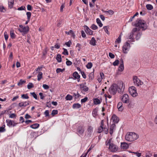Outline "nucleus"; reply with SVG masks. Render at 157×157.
Masks as SVG:
<instances>
[{"mask_svg":"<svg viewBox=\"0 0 157 157\" xmlns=\"http://www.w3.org/2000/svg\"><path fill=\"white\" fill-rule=\"evenodd\" d=\"M90 28L93 30H95L98 29L97 26L95 24H92Z\"/></svg>","mask_w":157,"mask_h":157,"instance_id":"41","label":"nucleus"},{"mask_svg":"<svg viewBox=\"0 0 157 157\" xmlns=\"http://www.w3.org/2000/svg\"><path fill=\"white\" fill-rule=\"evenodd\" d=\"M16 115L15 113H12L11 114L10 116L9 117L11 118H15L16 117Z\"/></svg>","mask_w":157,"mask_h":157,"instance_id":"57","label":"nucleus"},{"mask_svg":"<svg viewBox=\"0 0 157 157\" xmlns=\"http://www.w3.org/2000/svg\"><path fill=\"white\" fill-rule=\"evenodd\" d=\"M139 138V136L133 132H128L125 136V140L128 141L132 142L136 140Z\"/></svg>","mask_w":157,"mask_h":157,"instance_id":"2","label":"nucleus"},{"mask_svg":"<svg viewBox=\"0 0 157 157\" xmlns=\"http://www.w3.org/2000/svg\"><path fill=\"white\" fill-rule=\"evenodd\" d=\"M122 34L121 33L118 38L116 39V41H115V42L117 43H120L121 42V35Z\"/></svg>","mask_w":157,"mask_h":157,"instance_id":"31","label":"nucleus"},{"mask_svg":"<svg viewBox=\"0 0 157 157\" xmlns=\"http://www.w3.org/2000/svg\"><path fill=\"white\" fill-rule=\"evenodd\" d=\"M88 100V98L87 97H85L83 99L81 100V101L82 103H84L87 101Z\"/></svg>","mask_w":157,"mask_h":157,"instance_id":"55","label":"nucleus"},{"mask_svg":"<svg viewBox=\"0 0 157 157\" xmlns=\"http://www.w3.org/2000/svg\"><path fill=\"white\" fill-rule=\"evenodd\" d=\"M94 71L93 72H91L89 75V78L90 80H92L94 78Z\"/></svg>","mask_w":157,"mask_h":157,"instance_id":"28","label":"nucleus"},{"mask_svg":"<svg viewBox=\"0 0 157 157\" xmlns=\"http://www.w3.org/2000/svg\"><path fill=\"white\" fill-rule=\"evenodd\" d=\"M103 12L105 13L108 12L109 15H113V13L114 12L113 11L111 10H108V11H103Z\"/></svg>","mask_w":157,"mask_h":157,"instance_id":"47","label":"nucleus"},{"mask_svg":"<svg viewBox=\"0 0 157 157\" xmlns=\"http://www.w3.org/2000/svg\"><path fill=\"white\" fill-rule=\"evenodd\" d=\"M80 96L81 95L78 92L77 94L74 93L73 97H74L75 98H77Z\"/></svg>","mask_w":157,"mask_h":157,"instance_id":"46","label":"nucleus"},{"mask_svg":"<svg viewBox=\"0 0 157 157\" xmlns=\"http://www.w3.org/2000/svg\"><path fill=\"white\" fill-rule=\"evenodd\" d=\"M72 96L69 94H67L65 97V99L67 100L71 101L72 99Z\"/></svg>","mask_w":157,"mask_h":157,"instance_id":"30","label":"nucleus"},{"mask_svg":"<svg viewBox=\"0 0 157 157\" xmlns=\"http://www.w3.org/2000/svg\"><path fill=\"white\" fill-rule=\"evenodd\" d=\"M112 119L115 123H117L119 120L118 117L115 115H113L112 116Z\"/></svg>","mask_w":157,"mask_h":157,"instance_id":"18","label":"nucleus"},{"mask_svg":"<svg viewBox=\"0 0 157 157\" xmlns=\"http://www.w3.org/2000/svg\"><path fill=\"white\" fill-rule=\"evenodd\" d=\"M44 114L45 117H48L49 116V111L48 110H46L44 112Z\"/></svg>","mask_w":157,"mask_h":157,"instance_id":"63","label":"nucleus"},{"mask_svg":"<svg viewBox=\"0 0 157 157\" xmlns=\"http://www.w3.org/2000/svg\"><path fill=\"white\" fill-rule=\"evenodd\" d=\"M81 105L79 103L74 104L72 106L73 109H78L81 107Z\"/></svg>","mask_w":157,"mask_h":157,"instance_id":"24","label":"nucleus"},{"mask_svg":"<svg viewBox=\"0 0 157 157\" xmlns=\"http://www.w3.org/2000/svg\"><path fill=\"white\" fill-rule=\"evenodd\" d=\"M124 69V65H121L119 66L118 68V71H122Z\"/></svg>","mask_w":157,"mask_h":157,"instance_id":"49","label":"nucleus"},{"mask_svg":"<svg viewBox=\"0 0 157 157\" xmlns=\"http://www.w3.org/2000/svg\"><path fill=\"white\" fill-rule=\"evenodd\" d=\"M71 44V42L70 40L65 43V44L68 47H70V46Z\"/></svg>","mask_w":157,"mask_h":157,"instance_id":"60","label":"nucleus"},{"mask_svg":"<svg viewBox=\"0 0 157 157\" xmlns=\"http://www.w3.org/2000/svg\"><path fill=\"white\" fill-rule=\"evenodd\" d=\"M92 63L91 62L88 63L86 65V67L88 69H90L92 67Z\"/></svg>","mask_w":157,"mask_h":157,"instance_id":"40","label":"nucleus"},{"mask_svg":"<svg viewBox=\"0 0 157 157\" xmlns=\"http://www.w3.org/2000/svg\"><path fill=\"white\" fill-rule=\"evenodd\" d=\"M76 47L78 48V51H79L80 50V49L81 48V44L79 43H78L76 45Z\"/></svg>","mask_w":157,"mask_h":157,"instance_id":"56","label":"nucleus"},{"mask_svg":"<svg viewBox=\"0 0 157 157\" xmlns=\"http://www.w3.org/2000/svg\"><path fill=\"white\" fill-rule=\"evenodd\" d=\"M6 10L3 6H0V11L3 12H5Z\"/></svg>","mask_w":157,"mask_h":157,"instance_id":"52","label":"nucleus"},{"mask_svg":"<svg viewBox=\"0 0 157 157\" xmlns=\"http://www.w3.org/2000/svg\"><path fill=\"white\" fill-rule=\"evenodd\" d=\"M147 9L149 10H151L153 9V6L151 4H147L146 6Z\"/></svg>","mask_w":157,"mask_h":157,"instance_id":"35","label":"nucleus"},{"mask_svg":"<svg viewBox=\"0 0 157 157\" xmlns=\"http://www.w3.org/2000/svg\"><path fill=\"white\" fill-rule=\"evenodd\" d=\"M27 9L28 10L31 11L32 10V7L30 5H28L27 6Z\"/></svg>","mask_w":157,"mask_h":157,"instance_id":"62","label":"nucleus"},{"mask_svg":"<svg viewBox=\"0 0 157 157\" xmlns=\"http://www.w3.org/2000/svg\"><path fill=\"white\" fill-rule=\"evenodd\" d=\"M86 83L84 82L82 84H81L79 85L80 86V89L82 93L83 92H86L88 91L89 88L86 85Z\"/></svg>","mask_w":157,"mask_h":157,"instance_id":"9","label":"nucleus"},{"mask_svg":"<svg viewBox=\"0 0 157 157\" xmlns=\"http://www.w3.org/2000/svg\"><path fill=\"white\" fill-rule=\"evenodd\" d=\"M26 82L25 80H23L22 79H20L19 82L18 83L17 85L20 86Z\"/></svg>","mask_w":157,"mask_h":157,"instance_id":"34","label":"nucleus"},{"mask_svg":"<svg viewBox=\"0 0 157 157\" xmlns=\"http://www.w3.org/2000/svg\"><path fill=\"white\" fill-rule=\"evenodd\" d=\"M122 101L125 103H128L129 102L128 96L127 94H124L122 98Z\"/></svg>","mask_w":157,"mask_h":157,"instance_id":"10","label":"nucleus"},{"mask_svg":"<svg viewBox=\"0 0 157 157\" xmlns=\"http://www.w3.org/2000/svg\"><path fill=\"white\" fill-rule=\"evenodd\" d=\"M135 26L136 27H139L143 30L146 29L147 27V24L144 21L138 19L136 20Z\"/></svg>","mask_w":157,"mask_h":157,"instance_id":"3","label":"nucleus"},{"mask_svg":"<svg viewBox=\"0 0 157 157\" xmlns=\"http://www.w3.org/2000/svg\"><path fill=\"white\" fill-rule=\"evenodd\" d=\"M30 94L33 97L36 99H37V96L35 92L31 93Z\"/></svg>","mask_w":157,"mask_h":157,"instance_id":"50","label":"nucleus"},{"mask_svg":"<svg viewBox=\"0 0 157 157\" xmlns=\"http://www.w3.org/2000/svg\"><path fill=\"white\" fill-rule=\"evenodd\" d=\"M121 149L126 150L128 148L129 145L126 142H121Z\"/></svg>","mask_w":157,"mask_h":157,"instance_id":"14","label":"nucleus"},{"mask_svg":"<svg viewBox=\"0 0 157 157\" xmlns=\"http://www.w3.org/2000/svg\"><path fill=\"white\" fill-rule=\"evenodd\" d=\"M111 140L109 139L108 142L107 141L106 142V145H109V149L110 151L112 152L116 151L118 149L117 146L113 143H111Z\"/></svg>","mask_w":157,"mask_h":157,"instance_id":"4","label":"nucleus"},{"mask_svg":"<svg viewBox=\"0 0 157 157\" xmlns=\"http://www.w3.org/2000/svg\"><path fill=\"white\" fill-rule=\"evenodd\" d=\"M104 121L102 120L101 122V125L99 127L98 132V133H100L103 130V129H105V128H104Z\"/></svg>","mask_w":157,"mask_h":157,"instance_id":"15","label":"nucleus"},{"mask_svg":"<svg viewBox=\"0 0 157 157\" xmlns=\"http://www.w3.org/2000/svg\"><path fill=\"white\" fill-rule=\"evenodd\" d=\"M109 56L112 59H113L115 57L114 55L111 52H109Z\"/></svg>","mask_w":157,"mask_h":157,"instance_id":"61","label":"nucleus"},{"mask_svg":"<svg viewBox=\"0 0 157 157\" xmlns=\"http://www.w3.org/2000/svg\"><path fill=\"white\" fill-rule=\"evenodd\" d=\"M58 113V111L57 110H53L52 111L51 114L53 116H54L55 115L57 114Z\"/></svg>","mask_w":157,"mask_h":157,"instance_id":"45","label":"nucleus"},{"mask_svg":"<svg viewBox=\"0 0 157 157\" xmlns=\"http://www.w3.org/2000/svg\"><path fill=\"white\" fill-rule=\"evenodd\" d=\"M96 22L100 27H101L102 26L103 24L99 18H97L96 19Z\"/></svg>","mask_w":157,"mask_h":157,"instance_id":"29","label":"nucleus"},{"mask_svg":"<svg viewBox=\"0 0 157 157\" xmlns=\"http://www.w3.org/2000/svg\"><path fill=\"white\" fill-rule=\"evenodd\" d=\"M10 35L12 39H14L15 37V34L13 31H11Z\"/></svg>","mask_w":157,"mask_h":157,"instance_id":"44","label":"nucleus"},{"mask_svg":"<svg viewBox=\"0 0 157 157\" xmlns=\"http://www.w3.org/2000/svg\"><path fill=\"white\" fill-rule=\"evenodd\" d=\"M93 127L90 125H88V128L87 129V133L88 135H91L93 132Z\"/></svg>","mask_w":157,"mask_h":157,"instance_id":"17","label":"nucleus"},{"mask_svg":"<svg viewBox=\"0 0 157 157\" xmlns=\"http://www.w3.org/2000/svg\"><path fill=\"white\" fill-rule=\"evenodd\" d=\"M116 128V125L114 124H112L110 126V129L111 130H114Z\"/></svg>","mask_w":157,"mask_h":157,"instance_id":"53","label":"nucleus"},{"mask_svg":"<svg viewBox=\"0 0 157 157\" xmlns=\"http://www.w3.org/2000/svg\"><path fill=\"white\" fill-rule=\"evenodd\" d=\"M5 125H3L2 127H0V132H3L5 131L6 129L5 128Z\"/></svg>","mask_w":157,"mask_h":157,"instance_id":"39","label":"nucleus"},{"mask_svg":"<svg viewBox=\"0 0 157 157\" xmlns=\"http://www.w3.org/2000/svg\"><path fill=\"white\" fill-rule=\"evenodd\" d=\"M33 87V84L31 82H29L27 85V88L29 89Z\"/></svg>","mask_w":157,"mask_h":157,"instance_id":"38","label":"nucleus"},{"mask_svg":"<svg viewBox=\"0 0 157 157\" xmlns=\"http://www.w3.org/2000/svg\"><path fill=\"white\" fill-rule=\"evenodd\" d=\"M65 33L66 34L69 35L70 34H72L73 36H75V35L72 30H70L69 32L66 31Z\"/></svg>","mask_w":157,"mask_h":157,"instance_id":"42","label":"nucleus"},{"mask_svg":"<svg viewBox=\"0 0 157 157\" xmlns=\"http://www.w3.org/2000/svg\"><path fill=\"white\" fill-rule=\"evenodd\" d=\"M134 33L133 32H131L127 37V39H131V41H134V38L132 37Z\"/></svg>","mask_w":157,"mask_h":157,"instance_id":"20","label":"nucleus"},{"mask_svg":"<svg viewBox=\"0 0 157 157\" xmlns=\"http://www.w3.org/2000/svg\"><path fill=\"white\" fill-rule=\"evenodd\" d=\"M25 6H22L21 7L18 8L17 10H25Z\"/></svg>","mask_w":157,"mask_h":157,"instance_id":"58","label":"nucleus"},{"mask_svg":"<svg viewBox=\"0 0 157 157\" xmlns=\"http://www.w3.org/2000/svg\"><path fill=\"white\" fill-rule=\"evenodd\" d=\"M14 4V0H11L10 1L8 2L9 7L10 9L13 8Z\"/></svg>","mask_w":157,"mask_h":157,"instance_id":"22","label":"nucleus"},{"mask_svg":"<svg viewBox=\"0 0 157 157\" xmlns=\"http://www.w3.org/2000/svg\"><path fill=\"white\" fill-rule=\"evenodd\" d=\"M84 27L85 28V31L87 34L90 35H92L93 34V31L89 29L87 26L85 25Z\"/></svg>","mask_w":157,"mask_h":157,"instance_id":"13","label":"nucleus"},{"mask_svg":"<svg viewBox=\"0 0 157 157\" xmlns=\"http://www.w3.org/2000/svg\"><path fill=\"white\" fill-rule=\"evenodd\" d=\"M109 28V27L108 26H104L103 27V29H104V30L105 31V33L108 35L109 34V32L108 31V29Z\"/></svg>","mask_w":157,"mask_h":157,"instance_id":"32","label":"nucleus"},{"mask_svg":"<svg viewBox=\"0 0 157 157\" xmlns=\"http://www.w3.org/2000/svg\"><path fill=\"white\" fill-rule=\"evenodd\" d=\"M84 129L82 126H79L77 129L78 132L80 135L82 134L84 132Z\"/></svg>","mask_w":157,"mask_h":157,"instance_id":"16","label":"nucleus"},{"mask_svg":"<svg viewBox=\"0 0 157 157\" xmlns=\"http://www.w3.org/2000/svg\"><path fill=\"white\" fill-rule=\"evenodd\" d=\"M39 126V124L37 123H35L30 126L31 128L34 129L38 128Z\"/></svg>","mask_w":157,"mask_h":157,"instance_id":"23","label":"nucleus"},{"mask_svg":"<svg viewBox=\"0 0 157 157\" xmlns=\"http://www.w3.org/2000/svg\"><path fill=\"white\" fill-rule=\"evenodd\" d=\"M19 27L20 28L18 29V30L20 32L26 34L29 32V28L28 26L23 27L22 25H20Z\"/></svg>","mask_w":157,"mask_h":157,"instance_id":"7","label":"nucleus"},{"mask_svg":"<svg viewBox=\"0 0 157 157\" xmlns=\"http://www.w3.org/2000/svg\"><path fill=\"white\" fill-rule=\"evenodd\" d=\"M42 75H43V73L42 72H39V73L37 76V80L38 81H40V79L42 78Z\"/></svg>","mask_w":157,"mask_h":157,"instance_id":"25","label":"nucleus"},{"mask_svg":"<svg viewBox=\"0 0 157 157\" xmlns=\"http://www.w3.org/2000/svg\"><path fill=\"white\" fill-rule=\"evenodd\" d=\"M133 80L134 84L138 86H139L143 84V82L139 79L136 76H134Z\"/></svg>","mask_w":157,"mask_h":157,"instance_id":"5","label":"nucleus"},{"mask_svg":"<svg viewBox=\"0 0 157 157\" xmlns=\"http://www.w3.org/2000/svg\"><path fill=\"white\" fill-rule=\"evenodd\" d=\"M29 101H22L19 103L18 105L19 107L23 108L26 107L27 105L29 104Z\"/></svg>","mask_w":157,"mask_h":157,"instance_id":"12","label":"nucleus"},{"mask_svg":"<svg viewBox=\"0 0 157 157\" xmlns=\"http://www.w3.org/2000/svg\"><path fill=\"white\" fill-rule=\"evenodd\" d=\"M65 70V68L61 69L60 68H58L56 70V72L57 73H59L60 72L63 73Z\"/></svg>","mask_w":157,"mask_h":157,"instance_id":"33","label":"nucleus"},{"mask_svg":"<svg viewBox=\"0 0 157 157\" xmlns=\"http://www.w3.org/2000/svg\"><path fill=\"white\" fill-rule=\"evenodd\" d=\"M94 104L96 105L100 104L101 103L100 100L98 98H95L94 100Z\"/></svg>","mask_w":157,"mask_h":157,"instance_id":"36","label":"nucleus"},{"mask_svg":"<svg viewBox=\"0 0 157 157\" xmlns=\"http://www.w3.org/2000/svg\"><path fill=\"white\" fill-rule=\"evenodd\" d=\"M26 15L27 17V19H30L31 15V12H27L26 13Z\"/></svg>","mask_w":157,"mask_h":157,"instance_id":"54","label":"nucleus"},{"mask_svg":"<svg viewBox=\"0 0 157 157\" xmlns=\"http://www.w3.org/2000/svg\"><path fill=\"white\" fill-rule=\"evenodd\" d=\"M21 97L22 98L25 99H28L29 98V97L27 94H22L21 95Z\"/></svg>","mask_w":157,"mask_h":157,"instance_id":"43","label":"nucleus"},{"mask_svg":"<svg viewBox=\"0 0 157 157\" xmlns=\"http://www.w3.org/2000/svg\"><path fill=\"white\" fill-rule=\"evenodd\" d=\"M119 63V61L118 60H116L113 63V64L114 66L117 65Z\"/></svg>","mask_w":157,"mask_h":157,"instance_id":"51","label":"nucleus"},{"mask_svg":"<svg viewBox=\"0 0 157 157\" xmlns=\"http://www.w3.org/2000/svg\"><path fill=\"white\" fill-rule=\"evenodd\" d=\"M130 47L129 44L127 42H126L125 44L123 46L122 48V50L124 53L126 54L129 51V49Z\"/></svg>","mask_w":157,"mask_h":157,"instance_id":"8","label":"nucleus"},{"mask_svg":"<svg viewBox=\"0 0 157 157\" xmlns=\"http://www.w3.org/2000/svg\"><path fill=\"white\" fill-rule=\"evenodd\" d=\"M43 87L44 89L46 90L48 89L49 88L48 86L45 84H43Z\"/></svg>","mask_w":157,"mask_h":157,"instance_id":"59","label":"nucleus"},{"mask_svg":"<svg viewBox=\"0 0 157 157\" xmlns=\"http://www.w3.org/2000/svg\"><path fill=\"white\" fill-rule=\"evenodd\" d=\"M129 91L130 94L134 97L137 96L138 94L136 92V89L134 86H132L129 88Z\"/></svg>","mask_w":157,"mask_h":157,"instance_id":"6","label":"nucleus"},{"mask_svg":"<svg viewBox=\"0 0 157 157\" xmlns=\"http://www.w3.org/2000/svg\"><path fill=\"white\" fill-rule=\"evenodd\" d=\"M7 123V125L9 127L12 126H15L17 124V123H15L13 121L11 120H7L6 121Z\"/></svg>","mask_w":157,"mask_h":157,"instance_id":"11","label":"nucleus"},{"mask_svg":"<svg viewBox=\"0 0 157 157\" xmlns=\"http://www.w3.org/2000/svg\"><path fill=\"white\" fill-rule=\"evenodd\" d=\"M63 52H62V54L65 55H68V52L67 50L64 48H63Z\"/></svg>","mask_w":157,"mask_h":157,"instance_id":"37","label":"nucleus"},{"mask_svg":"<svg viewBox=\"0 0 157 157\" xmlns=\"http://www.w3.org/2000/svg\"><path fill=\"white\" fill-rule=\"evenodd\" d=\"M124 89V84L121 82L119 83V86L116 84H113L109 88V91L111 94L114 95L116 94L117 91L120 93L123 92Z\"/></svg>","mask_w":157,"mask_h":157,"instance_id":"1","label":"nucleus"},{"mask_svg":"<svg viewBox=\"0 0 157 157\" xmlns=\"http://www.w3.org/2000/svg\"><path fill=\"white\" fill-rule=\"evenodd\" d=\"M66 64L67 66H70L72 64V63L69 60H67L66 62Z\"/></svg>","mask_w":157,"mask_h":157,"instance_id":"64","label":"nucleus"},{"mask_svg":"<svg viewBox=\"0 0 157 157\" xmlns=\"http://www.w3.org/2000/svg\"><path fill=\"white\" fill-rule=\"evenodd\" d=\"M142 33H138L136 35V40H138L140 37Z\"/></svg>","mask_w":157,"mask_h":157,"instance_id":"48","label":"nucleus"},{"mask_svg":"<svg viewBox=\"0 0 157 157\" xmlns=\"http://www.w3.org/2000/svg\"><path fill=\"white\" fill-rule=\"evenodd\" d=\"M117 107L120 111H122L123 109V107L122 106V103L121 102H119L117 105Z\"/></svg>","mask_w":157,"mask_h":157,"instance_id":"19","label":"nucleus"},{"mask_svg":"<svg viewBox=\"0 0 157 157\" xmlns=\"http://www.w3.org/2000/svg\"><path fill=\"white\" fill-rule=\"evenodd\" d=\"M56 59L58 62H61L62 61L61 55L60 54H58L56 57Z\"/></svg>","mask_w":157,"mask_h":157,"instance_id":"26","label":"nucleus"},{"mask_svg":"<svg viewBox=\"0 0 157 157\" xmlns=\"http://www.w3.org/2000/svg\"><path fill=\"white\" fill-rule=\"evenodd\" d=\"M73 76L75 79L80 78V75L78 74L77 72H75L73 73Z\"/></svg>","mask_w":157,"mask_h":157,"instance_id":"27","label":"nucleus"},{"mask_svg":"<svg viewBox=\"0 0 157 157\" xmlns=\"http://www.w3.org/2000/svg\"><path fill=\"white\" fill-rule=\"evenodd\" d=\"M96 41L94 37H92L90 42V45L93 46H95L96 44Z\"/></svg>","mask_w":157,"mask_h":157,"instance_id":"21","label":"nucleus"}]
</instances>
